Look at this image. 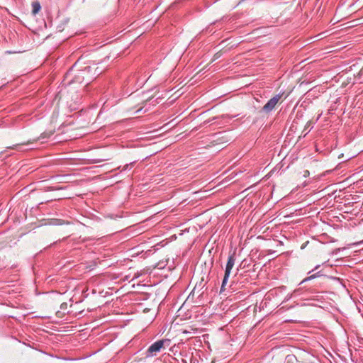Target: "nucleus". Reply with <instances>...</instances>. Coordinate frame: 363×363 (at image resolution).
Returning <instances> with one entry per match:
<instances>
[{"label":"nucleus","mask_w":363,"mask_h":363,"mask_svg":"<svg viewBox=\"0 0 363 363\" xmlns=\"http://www.w3.org/2000/svg\"><path fill=\"white\" fill-rule=\"evenodd\" d=\"M98 68L87 66L81 70L74 77V82L78 83L85 82L86 84L90 81L96 78V76L101 74V71L97 72Z\"/></svg>","instance_id":"obj_1"},{"label":"nucleus","mask_w":363,"mask_h":363,"mask_svg":"<svg viewBox=\"0 0 363 363\" xmlns=\"http://www.w3.org/2000/svg\"><path fill=\"white\" fill-rule=\"evenodd\" d=\"M169 262V259H167L166 261H165V264L164 266H162V264H164V261L163 260H160V269H164V270H167L168 272H160V278L162 277H164L166 279H169V278L172 276V272H170L173 269H174V267H173V264H174V262L172 261V264L168 266L167 268H166V266L168 265V263ZM162 281V279H160V283ZM172 282H173V279H170V280H167L164 283V285H165V289H167L172 284Z\"/></svg>","instance_id":"obj_2"},{"label":"nucleus","mask_w":363,"mask_h":363,"mask_svg":"<svg viewBox=\"0 0 363 363\" xmlns=\"http://www.w3.org/2000/svg\"><path fill=\"white\" fill-rule=\"evenodd\" d=\"M282 96L281 94H278L270 99L267 104L262 107V111L266 113H270L281 100Z\"/></svg>","instance_id":"obj_3"},{"label":"nucleus","mask_w":363,"mask_h":363,"mask_svg":"<svg viewBox=\"0 0 363 363\" xmlns=\"http://www.w3.org/2000/svg\"><path fill=\"white\" fill-rule=\"evenodd\" d=\"M235 262V254L229 255L225 267V274L230 275Z\"/></svg>","instance_id":"obj_4"},{"label":"nucleus","mask_w":363,"mask_h":363,"mask_svg":"<svg viewBox=\"0 0 363 363\" xmlns=\"http://www.w3.org/2000/svg\"><path fill=\"white\" fill-rule=\"evenodd\" d=\"M177 360L169 354L163 353L160 356V362L162 363H177Z\"/></svg>","instance_id":"obj_5"},{"label":"nucleus","mask_w":363,"mask_h":363,"mask_svg":"<svg viewBox=\"0 0 363 363\" xmlns=\"http://www.w3.org/2000/svg\"><path fill=\"white\" fill-rule=\"evenodd\" d=\"M41 9L40 4L38 1H34L32 3V13L33 15L37 14Z\"/></svg>","instance_id":"obj_6"},{"label":"nucleus","mask_w":363,"mask_h":363,"mask_svg":"<svg viewBox=\"0 0 363 363\" xmlns=\"http://www.w3.org/2000/svg\"><path fill=\"white\" fill-rule=\"evenodd\" d=\"M167 347H171L170 340H160V352L162 350H164Z\"/></svg>","instance_id":"obj_7"},{"label":"nucleus","mask_w":363,"mask_h":363,"mask_svg":"<svg viewBox=\"0 0 363 363\" xmlns=\"http://www.w3.org/2000/svg\"><path fill=\"white\" fill-rule=\"evenodd\" d=\"M150 352L159 351V341L155 342L148 349Z\"/></svg>","instance_id":"obj_8"},{"label":"nucleus","mask_w":363,"mask_h":363,"mask_svg":"<svg viewBox=\"0 0 363 363\" xmlns=\"http://www.w3.org/2000/svg\"><path fill=\"white\" fill-rule=\"evenodd\" d=\"M319 276H320V272H317V273H315V274H312V275H311V276H309V277H306V278H305V279H304L301 282V284H302V283H303V282H306V281H309V280L313 279H315V278H316V277H319Z\"/></svg>","instance_id":"obj_9"},{"label":"nucleus","mask_w":363,"mask_h":363,"mask_svg":"<svg viewBox=\"0 0 363 363\" xmlns=\"http://www.w3.org/2000/svg\"><path fill=\"white\" fill-rule=\"evenodd\" d=\"M229 276L230 275L226 274H224V277H223V281H222V286H221V288H220V292H222L223 291L225 290L224 287H225V284L228 282Z\"/></svg>","instance_id":"obj_10"},{"label":"nucleus","mask_w":363,"mask_h":363,"mask_svg":"<svg viewBox=\"0 0 363 363\" xmlns=\"http://www.w3.org/2000/svg\"><path fill=\"white\" fill-rule=\"evenodd\" d=\"M294 361L296 362V359L294 355H288L286 357V363H293Z\"/></svg>","instance_id":"obj_11"},{"label":"nucleus","mask_w":363,"mask_h":363,"mask_svg":"<svg viewBox=\"0 0 363 363\" xmlns=\"http://www.w3.org/2000/svg\"><path fill=\"white\" fill-rule=\"evenodd\" d=\"M309 171L308 170H305L304 171V174H303V177H306L308 176H309Z\"/></svg>","instance_id":"obj_12"},{"label":"nucleus","mask_w":363,"mask_h":363,"mask_svg":"<svg viewBox=\"0 0 363 363\" xmlns=\"http://www.w3.org/2000/svg\"><path fill=\"white\" fill-rule=\"evenodd\" d=\"M164 240L160 242V247H163V246H164V245L167 244V242L164 243Z\"/></svg>","instance_id":"obj_13"},{"label":"nucleus","mask_w":363,"mask_h":363,"mask_svg":"<svg viewBox=\"0 0 363 363\" xmlns=\"http://www.w3.org/2000/svg\"><path fill=\"white\" fill-rule=\"evenodd\" d=\"M45 133H43L40 137V139H43V138H45Z\"/></svg>","instance_id":"obj_14"},{"label":"nucleus","mask_w":363,"mask_h":363,"mask_svg":"<svg viewBox=\"0 0 363 363\" xmlns=\"http://www.w3.org/2000/svg\"><path fill=\"white\" fill-rule=\"evenodd\" d=\"M168 124H169V123H166V124H165L164 125H163L162 127H160V130H161L164 129V128H165V126H167Z\"/></svg>","instance_id":"obj_15"},{"label":"nucleus","mask_w":363,"mask_h":363,"mask_svg":"<svg viewBox=\"0 0 363 363\" xmlns=\"http://www.w3.org/2000/svg\"><path fill=\"white\" fill-rule=\"evenodd\" d=\"M320 265H317L312 271L317 270Z\"/></svg>","instance_id":"obj_16"},{"label":"nucleus","mask_w":363,"mask_h":363,"mask_svg":"<svg viewBox=\"0 0 363 363\" xmlns=\"http://www.w3.org/2000/svg\"><path fill=\"white\" fill-rule=\"evenodd\" d=\"M141 110H142V108H140L138 109V110L135 111V113H138V112L140 111Z\"/></svg>","instance_id":"obj_17"},{"label":"nucleus","mask_w":363,"mask_h":363,"mask_svg":"<svg viewBox=\"0 0 363 363\" xmlns=\"http://www.w3.org/2000/svg\"><path fill=\"white\" fill-rule=\"evenodd\" d=\"M104 160H99L96 161V162H100L104 161Z\"/></svg>","instance_id":"obj_18"}]
</instances>
